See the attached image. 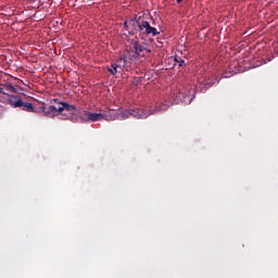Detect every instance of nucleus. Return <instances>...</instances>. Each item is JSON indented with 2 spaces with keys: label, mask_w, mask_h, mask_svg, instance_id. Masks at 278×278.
Wrapping results in <instances>:
<instances>
[{
  "label": "nucleus",
  "mask_w": 278,
  "mask_h": 278,
  "mask_svg": "<svg viewBox=\"0 0 278 278\" xmlns=\"http://www.w3.org/2000/svg\"><path fill=\"white\" fill-rule=\"evenodd\" d=\"M142 21L143 17L138 15L132 18L126 20L124 22V36H126V38L129 36H136V34H139L140 36L142 29Z\"/></svg>",
  "instance_id": "2"
},
{
  "label": "nucleus",
  "mask_w": 278,
  "mask_h": 278,
  "mask_svg": "<svg viewBox=\"0 0 278 278\" xmlns=\"http://www.w3.org/2000/svg\"><path fill=\"white\" fill-rule=\"evenodd\" d=\"M139 36H160V31H157V28L151 26V23L143 18L141 22V33Z\"/></svg>",
  "instance_id": "6"
},
{
  "label": "nucleus",
  "mask_w": 278,
  "mask_h": 278,
  "mask_svg": "<svg viewBox=\"0 0 278 278\" xmlns=\"http://www.w3.org/2000/svg\"><path fill=\"white\" fill-rule=\"evenodd\" d=\"M0 94H8V93L5 92V89L0 87Z\"/></svg>",
  "instance_id": "21"
},
{
  "label": "nucleus",
  "mask_w": 278,
  "mask_h": 278,
  "mask_svg": "<svg viewBox=\"0 0 278 278\" xmlns=\"http://www.w3.org/2000/svg\"><path fill=\"white\" fill-rule=\"evenodd\" d=\"M274 51L278 55V42L274 43Z\"/></svg>",
  "instance_id": "20"
},
{
  "label": "nucleus",
  "mask_w": 278,
  "mask_h": 278,
  "mask_svg": "<svg viewBox=\"0 0 278 278\" xmlns=\"http://www.w3.org/2000/svg\"><path fill=\"white\" fill-rule=\"evenodd\" d=\"M174 61L176 62V64H178V66H185L186 65V60L181 59V56H175Z\"/></svg>",
  "instance_id": "14"
},
{
  "label": "nucleus",
  "mask_w": 278,
  "mask_h": 278,
  "mask_svg": "<svg viewBox=\"0 0 278 278\" xmlns=\"http://www.w3.org/2000/svg\"><path fill=\"white\" fill-rule=\"evenodd\" d=\"M216 84V81H212V80H200L199 83H197L195 85V90L198 92H207V90H210V88H212V86Z\"/></svg>",
  "instance_id": "8"
},
{
  "label": "nucleus",
  "mask_w": 278,
  "mask_h": 278,
  "mask_svg": "<svg viewBox=\"0 0 278 278\" xmlns=\"http://www.w3.org/2000/svg\"><path fill=\"white\" fill-rule=\"evenodd\" d=\"M118 60H124L125 61V65H122V71H124V68L126 71H129L131 68V63L128 62L127 58H121Z\"/></svg>",
  "instance_id": "13"
},
{
  "label": "nucleus",
  "mask_w": 278,
  "mask_h": 278,
  "mask_svg": "<svg viewBox=\"0 0 278 278\" xmlns=\"http://www.w3.org/2000/svg\"><path fill=\"white\" fill-rule=\"evenodd\" d=\"M5 90H8L9 92H18V89H16V87H14L12 84H5L4 85Z\"/></svg>",
  "instance_id": "15"
},
{
  "label": "nucleus",
  "mask_w": 278,
  "mask_h": 278,
  "mask_svg": "<svg viewBox=\"0 0 278 278\" xmlns=\"http://www.w3.org/2000/svg\"><path fill=\"white\" fill-rule=\"evenodd\" d=\"M168 110L167 104H160L155 106L154 110H141V109H132L130 111H123L119 113L121 121H125L129 118V116H134V118H149L152 114H160V112H166Z\"/></svg>",
  "instance_id": "1"
},
{
  "label": "nucleus",
  "mask_w": 278,
  "mask_h": 278,
  "mask_svg": "<svg viewBox=\"0 0 278 278\" xmlns=\"http://www.w3.org/2000/svg\"><path fill=\"white\" fill-rule=\"evenodd\" d=\"M75 113H72L71 116H68L67 121H71L72 123H77V117H74Z\"/></svg>",
  "instance_id": "18"
},
{
  "label": "nucleus",
  "mask_w": 278,
  "mask_h": 278,
  "mask_svg": "<svg viewBox=\"0 0 278 278\" xmlns=\"http://www.w3.org/2000/svg\"><path fill=\"white\" fill-rule=\"evenodd\" d=\"M274 58H275V56L269 58V59H268V62L273 61Z\"/></svg>",
  "instance_id": "22"
},
{
  "label": "nucleus",
  "mask_w": 278,
  "mask_h": 278,
  "mask_svg": "<svg viewBox=\"0 0 278 278\" xmlns=\"http://www.w3.org/2000/svg\"><path fill=\"white\" fill-rule=\"evenodd\" d=\"M116 116L108 115L105 113L89 112V123H97V121H115Z\"/></svg>",
  "instance_id": "7"
},
{
  "label": "nucleus",
  "mask_w": 278,
  "mask_h": 278,
  "mask_svg": "<svg viewBox=\"0 0 278 278\" xmlns=\"http://www.w3.org/2000/svg\"><path fill=\"white\" fill-rule=\"evenodd\" d=\"M123 66H125V60H117L115 63L111 64V67H109V73L111 75H116V73H123Z\"/></svg>",
  "instance_id": "9"
},
{
  "label": "nucleus",
  "mask_w": 278,
  "mask_h": 278,
  "mask_svg": "<svg viewBox=\"0 0 278 278\" xmlns=\"http://www.w3.org/2000/svg\"><path fill=\"white\" fill-rule=\"evenodd\" d=\"M53 101H54V102H56V101H58V99H54Z\"/></svg>",
  "instance_id": "25"
},
{
  "label": "nucleus",
  "mask_w": 278,
  "mask_h": 278,
  "mask_svg": "<svg viewBox=\"0 0 278 278\" xmlns=\"http://www.w3.org/2000/svg\"><path fill=\"white\" fill-rule=\"evenodd\" d=\"M41 112L43 115L48 116V118H55V116H58L55 105L41 106Z\"/></svg>",
  "instance_id": "10"
},
{
  "label": "nucleus",
  "mask_w": 278,
  "mask_h": 278,
  "mask_svg": "<svg viewBox=\"0 0 278 278\" xmlns=\"http://www.w3.org/2000/svg\"><path fill=\"white\" fill-rule=\"evenodd\" d=\"M194 101V89H191L185 93H179V96L172 102L173 104L182 103L184 105H190Z\"/></svg>",
  "instance_id": "5"
},
{
  "label": "nucleus",
  "mask_w": 278,
  "mask_h": 278,
  "mask_svg": "<svg viewBox=\"0 0 278 278\" xmlns=\"http://www.w3.org/2000/svg\"><path fill=\"white\" fill-rule=\"evenodd\" d=\"M181 1H184V0H177V3H181Z\"/></svg>",
  "instance_id": "23"
},
{
  "label": "nucleus",
  "mask_w": 278,
  "mask_h": 278,
  "mask_svg": "<svg viewBox=\"0 0 278 278\" xmlns=\"http://www.w3.org/2000/svg\"><path fill=\"white\" fill-rule=\"evenodd\" d=\"M65 112H77V106L75 104H70L68 102H63Z\"/></svg>",
  "instance_id": "12"
},
{
  "label": "nucleus",
  "mask_w": 278,
  "mask_h": 278,
  "mask_svg": "<svg viewBox=\"0 0 278 278\" xmlns=\"http://www.w3.org/2000/svg\"><path fill=\"white\" fill-rule=\"evenodd\" d=\"M59 106L56 108L55 106V110H56V114L58 113H62L65 109H64V101H60L58 102Z\"/></svg>",
  "instance_id": "16"
},
{
  "label": "nucleus",
  "mask_w": 278,
  "mask_h": 278,
  "mask_svg": "<svg viewBox=\"0 0 278 278\" xmlns=\"http://www.w3.org/2000/svg\"><path fill=\"white\" fill-rule=\"evenodd\" d=\"M232 75H236V72H233V71H229V72H224L223 74H222V77H224L225 79H227V78H229V77H231Z\"/></svg>",
  "instance_id": "17"
},
{
  "label": "nucleus",
  "mask_w": 278,
  "mask_h": 278,
  "mask_svg": "<svg viewBox=\"0 0 278 278\" xmlns=\"http://www.w3.org/2000/svg\"><path fill=\"white\" fill-rule=\"evenodd\" d=\"M220 79H216V84H219Z\"/></svg>",
  "instance_id": "24"
},
{
  "label": "nucleus",
  "mask_w": 278,
  "mask_h": 278,
  "mask_svg": "<svg viewBox=\"0 0 278 278\" xmlns=\"http://www.w3.org/2000/svg\"><path fill=\"white\" fill-rule=\"evenodd\" d=\"M7 105H10L14 109L20 108V110H23V112H36L34 104H31V102H24L23 98L20 96H9L7 99Z\"/></svg>",
  "instance_id": "4"
},
{
  "label": "nucleus",
  "mask_w": 278,
  "mask_h": 278,
  "mask_svg": "<svg viewBox=\"0 0 278 278\" xmlns=\"http://www.w3.org/2000/svg\"><path fill=\"white\" fill-rule=\"evenodd\" d=\"M90 112L89 111H84V113L81 115H79V121L80 123H90Z\"/></svg>",
  "instance_id": "11"
},
{
  "label": "nucleus",
  "mask_w": 278,
  "mask_h": 278,
  "mask_svg": "<svg viewBox=\"0 0 278 278\" xmlns=\"http://www.w3.org/2000/svg\"><path fill=\"white\" fill-rule=\"evenodd\" d=\"M59 118L60 121H68L71 117H68V115L61 114Z\"/></svg>",
  "instance_id": "19"
},
{
  "label": "nucleus",
  "mask_w": 278,
  "mask_h": 278,
  "mask_svg": "<svg viewBox=\"0 0 278 278\" xmlns=\"http://www.w3.org/2000/svg\"><path fill=\"white\" fill-rule=\"evenodd\" d=\"M151 53V49L147 48V43H140L138 38L131 39L129 47V54L131 60H138V58H144V55H149Z\"/></svg>",
  "instance_id": "3"
}]
</instances>
